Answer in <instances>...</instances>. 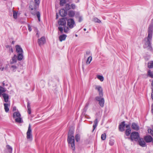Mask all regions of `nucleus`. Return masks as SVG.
<instances>
[{"label": "nucleus", "instance_id": "nucleus-12", "mask_svg": "<svg viewBox=\"0 0 153 153\" xmlns=\"http://www.w3.org/2000/svg\"><path fill=\"white\" fill-rule=\"evenodd\" d=\"M125 126V122L124 121H123L122 122L119 126V131L121 132H123L124 131V128Z\"/></svg>", "mask_w": 153, "mask_h": 153}, {"label": "nucleus", "instance_id": "nucleus-42", "mask_svg": "<svg viewBox=\"0 0 153 153\" xmlns=\"http://www.w3.org/2000/svg\"><path fill=\"white\" fill-rule=\"evenodd\" d=\"M94 21L97 23H100L101 22V21L98 19L97 18L95 17L94 19Z\"/></svg>", "mask_w": 153, "mask_h": 153}, {"label": "nucleus", "instance_id": "nucleus-33", "mask_svg": "<svg viewBox=\"0 0 153 153\" xmlns=\"http://www.w3.org/2000/svg\"><path fill=\"white\" fill-rule=\"evenodd\" d=\"M66 0H60L59 4L60 6H63L66 4Z\"/></svg>", "mask_w": 153, "mask_h": 153}, {"label": "nucleus", "instance_id": "nucleus-56", "mask_svg": "<svg viewBox=\"0 0 153 153\" xmlns=\"http://www.w3.org/2000/svg\"><path fill=\"white\" fill-rule=\"evenodd\" d=\"M5 85V83H4V82H3L2 83V86L4 87Z\"/></svg>", "mask_w": 153, "mask_h": 153}, {"label": "nucleus", "instance_id": "nucleus-49", "mask_svg": "<svg viewBox=\"0 0 153 153\" xmlns=\"http://www.w3.org/2000/svg\"><path fill=\"white\" fill-rule=\"evenodd\" d=\"M27 27L28 30L29 31H31L32 30V29L30 25H28Z\"/></svg>", "mask_w": 153, "mask_h": 153}, {"label": "nucleus", "instance_id": "nucleus-57", "mask_svg": "<svg viewBox=\"0 0 153 153\" xmlns=\"http://www.w3.org/2000/svg\"><path fill=\"white\" fill-rule=\"evenodd\" d=\"M36 35L37 36H38V37H39V34L38 33V32L37 33H36Z\"/></svg>", "mask_w": 153, "mask_h": 153}, {"label": "nucleus", "instance_id": "nucleus-18", "mask_svg": "<svg viewBox=\"0 0 153 153\" xmlns=\"http://www.w3.org/2000/svg\"><path fill=\"white\" fill-rule=\"evenodd\" d=\"M4 99V101L6 102H8L9 100V95L5 93H3L2 95Z\"/></svg>", "mask_w": 153, "mask_h": 153}, {"label": "nucleus", "instance_id": "nucleus-60", "mask_svg": "<svg viewBox=\"0 0 153 153\" xmlns=\"http://www.w3.org/2000/svg\"><path fill=\"white\" fill-rule=\"evenodd\" d=\"M58 18V16L57 15V13H56V19H57Z\"/></svg>", "mask_w": 153, "mask_h": 153}, {"label": "nucleus", "instance_id": "nucleus-54", "mask_svg": "<svg viewBox=\"0 0 153 153\" xmlns=\"http://www.w3.org/2000/svg\"><path fill=\"white\" fill-rule=\"evenodd\" d=\"M79 2V0H75V2L76 3H78Z\"/></svg>", "mask_w": 153, "mask_h": 153}, {"label": "nucleus", "instance_id": "nucleus-61", "mask_svg": "<svg viewBox=\"0 0 153 153\" xmlns=\"http://www.w3.org/2000/svg\"><path fill=\"white\" fill-rule=\"evenodd\" d=\"M12 43L13 44H14V41H12Z\"/></svg>", "mask_w": 153, "mask_h": 153}, {"label": "nucleus", "instance_id": "nucleus-24", "mask_svg": "<svg viewBox=\"0 0 153 153\" xmlns=\"http://www.w3.org/2000/svg\"><path fill=\"white\" fill-rule=\"evenodd\" d=\"M99 104L100 106L102 108L104 106L105 103V100L104 98H102L101 100L98 101Z\"/></svg>", "mask_w": 153, "mask_h": 153}, {"label": "nucleus", "instance_id": "nucleus-16", "mask_svg": "<svg viewBox=\"0 0 153 153\" xmlns=\"http://www.w3.org/2000/svg\"><path fill=\"white\" fill-rule=\"evenodd\" d=\"M144 139L146 143L152 142L153 140L151 136L149 135L145 136L144 137Z\"/></svg>", "mask_w": 153, "mask_h": 153}, {"label": "nucleus", "instance_id": "nucleus-15", "mask_svg": "<svg viewBox=\"0 0 153 153\" xmlns=\"http://www.w3.org/2000/svg\"><path fill=\"white\" fill-rule=\"evenodd\" d=\"M67 11L64 9H62L59 10V14L61 16L65 17L67 15Z\"/></svg>", "mask_w": 153, "mask_h": 153}, {"label": "nucleus", "instance_id": "nucleus-1", "mask_svg": "<svg viewBox=\"0 0 153 153\" xmlns=\"http://www.w3.org/2000/svg\"><path fill=\"white\" fill-rule=\"evenodd\" d=\"M148 33V36L147 37L145 38V42L143 47L144 48H147L148 50L152 51L153 50L151 45L153 33V27L151 25L149 26Z\"/></svg>", "mask_w": 153, "mask_h": 153}, {"label": "nucleus", "instance_id": "nucleus-48", "mask_svg": "<svg viewBox=\"0 0 153 153\" xmlns=\"http://www.w3.org/2000/svg\"><path fill=\"white\" fill-rule=\"evenodd\" d=\"M75 16L76 18H77L79 17V16H79V13L78 12H77V13H76V14Z\"/></svg>", "mask_w": 153, "mask_h": 153}, {"label": "nucleus", "instance_id": "nucleus-4", "mask_svg": "<svg viewBox=\"0 0 153 153\" xmlns=\"http://www.w3.org/2000/svg\"><path fill=\"white\" fill-rule=\"evenodd\" d=\"M138 138H140L139 133L137 132L134 131L131 133L130 137L129 138V139L130 138L132 141H137L138 140Z\"/></svg>", "mask_w": 153, "mask_h": 153}, {"label": "nucleus", "instance_id": "nucleus-8", "mask_svg": "<svg viewBox=\"0 0 153 153\" xmlns=\"http://www.w3.org/2000/svg\"><path fill=\"white\" fill-rule=\"evenodd\" d=\"M69 28H70L68 26L67 27L66 25L63 27H58V30L60 31V33L61 34L63 33V30L65 33H68L70 30Z\"/></svg>", "mask_w": 153, "mask_h": 153}, {"label": "nucleus", "instance_id": "nucleus-10", "mask_svg": "<svg viewBox=\"0 0 153 153\" xmlns=\"http://www.w3.org/2000/svg\"><path fill=\"white\" fill-rule=\"evenodd\" d=\"M46 42L44 36H42L40 39H38V43L39 46H41L45 44Z\"/></svg>", "mask_w": 153, "mask_h": 153}, {"label": "nucleus", "instance_id": "nucleus-19", "mask_svg": "<svg viewBox=\"0 0 153 153\" xmlns=\"http://www.w3.org/2000/svg\"><path fill=\"white\" fill-rule=\"evenodd\" d=\"M98 122L97 118H96L94 122V124L93 126V129L92 132H93L97 126Z\"/></svg>", "mask_w": 153, "mask_h": 153}, {"label": "nucleus", "instance_id": "nucleus-59", "mask_svg": "<svg viewBox=\"0 0 153 153\" xmlns=\"http://www.w3.org/2000/svg\"><path fill=\"white\" fill-rule=\"evenodd\" d=\"M4 68H0V69L1 70V71H3L4 70Z\"/></svg>", "mask_w": 153, "mask_h": 153}, {"label": "nucleus", "instance_id": "nucleus-23", "mask_svg": "<svg viewBox=\"0 0 153 153\" xmlns=\"http://www.w3.org/2000/svg\"><path fill=\"white\" fill-rule=\"evenodd\" d=\"M4 109L5 111L6 112H8L9 111V106H10V104H9L8 103H5L4 104Z\"/></svg>", "mask_w": 153, "mask_h": 153}, {"label": "nucleus", "instance_id": "nucleus-27", "mask_svg": "<svg viewBox=\"0 0 153 153\" xmlns=\"http://www.w3.org/2000/svg\"><path fill=\"white\" fill-rule=\"evenodd\" d=\"M15 121L16 122L19 123H22L23 122V121L20 117H17V118L15 119Z\"/></svg>", "mask_w": 153, "mask_h": 153}, {"label": "nucleus", "instance_id": "nucleus-28", "mask_svg": "<svg viewBox=\"0 0 153 153\" xmlns=\"http://www.w3.org/2000/svg\"><path fill=\"white\" fill-rule=\"evenodd\" d=\"M131 128H127L125 131V134L127 136H128L131 132Z\"/></svg>", "mask_w": 153, "mask_h": 153}, {"label": "nucleus", "instance_id": "nucleus-13", "mask_svg": "<svg viewBox=\"0 0 153 153\" xmlns=\"http://www.w3.org/2000/svg\"><path fill=\"white\" fill-rule=\"evenodd\" d=\"M138 142L139 145L143 147H145L147 146L145 142L142 138H139Z\"/></svg>", "mask_w": 153, "mask_h": 153}, {"label": "nucleus", "instance_id": "nucleus-53", "mask_svg": "<svg viewBox=\"0 0 153 153\" xmlns=\"http://www.w3.org/2000/svg\"><path fill=\"white\" fill-rule=\"evenodd\" d=\"M90 53V52L89 51H87L86 52V53L87 55H89Z\"/></svg>", "mask_w": 153, "mask_h": 153}, {"label": "nucleus", "instance_id": "nucleus-29", "mask_svg": "<svg viewBox=\"0 0 153 153\" xmlns=\"http://www.w3.org/2000/svg\"><path fill=\"white\" fill-rule=\"evenodd\" d=\"M74 133V131L71 130H70L68 131V137H74L73 136V134Z\"/></svg>", "mask_w": 153, "mask_h": 153}, {"label": "nucleus", "instance_id": "nucleus-63", "mask_svg": "<svg viewBox=\"0 0 153 153\" xmlns=\"http://www.w3.org/2000/svg\"><path fill=\"white\" fill-rule=\"evenodd\" d=\"M83 30H84V31H86V29L85 28H84Z\"/></svg>", "mask_w": 153, "mask_h": 153}, {"label": "nucleus", "instance_id": "nucleus-26", "mask_svg": "<svg viewBox=\"0 0 153 153\" xmlns=\"http://www.w3.org/2000/svg\"><path fill=\"white\" fill-rule=\"evenodd\" d=\"M21 114L19 111H16L14 112L13 114V118L21 117Z\"/></svg>", "mask_w": 153, "mask_h": 153}, {"label": "nucleus", "instance_id": "nucleus-9", "mask_svg": "<svg viewBox=\"0 0 153 153\" xmlns=\"http://www.w3.org/2000/svg\"><path fill=\"white\" fill-rule=\"evenodd\" d=\"M66 18H62L59 19L58 21V24L59 27L61 26H65L66 25Z\"/></svg>", "mask_w": 153, "mask_h": 153}, {"label": "nucleus", "instance_id": "nucleus-36", "mask_svg": "<svg viewBox=\"0 0 153 153\" xmlns=\"http://www.w3.org/2000/svg\"><path fill=\"white\" fill-rule=\"evenodd\" d=\"M80 139V135L78 134H76L75 136V140L76 142L79 141Z\"/></svg>", "mask_w": 153, "mask_h": 153}, {"label": "nucleus", "instance_id": "nucleus-45", "mask_svg": "<svg viewBox=\"0 0 153 153\" xmlns=\"http://www.w3.org/2000/svg\"><path fill=\"white\" fill-rule=\"evenodd\" d=\"M70 5L71 6V8L72 9L74 10L75 9L76 7V6L74 4H71Z\"/></svg>", "mask_w": 153, "mask_h": 153}, {"label": "nucleus", "instance_id": "nucleus-52", "mask_svg": "<svg viewBox=\"0 0 153 153\" xmlns=\"http://www.w3.org/2000/svg\"><path fill=\"white\" fill-rule=\"evenodd\" d=\"M13 111H15L16 110V107L14 106V107H13Z\"/></svg>", "mask_w": 153, "mask_h": 153}, {"label": "nucleus", "instance_id": "nucleus-40", "mask_svg": "<svg viewBox=\"0 0 153 153\" xmlns=\"http://www.w3.org/2000/svg\"><path fill=\"white\" fill-rule=\"evenodd\" d=\"M97 78L98 79L100 80L101 81H103L104 80V77L103 76L101 75H98Z\"/></svg>", "mask_w": 153, "mask_h": 153}, {"label": "nucleus", "instance_id": "nucleus-25", "mask_svg": "<svg viewBox=\"0 0 153 153\" xmlns=\"http://www.w3.org/2000/svg\"><path fill=\"white\" fill-rule=\"evenodd\" d=\"M75 15V11L73 10H70L68 12V15L71 17H72Z\"/></svg>", "mask_w": 153, "mask_h": 153}, {"label": "nucleus", "instance_id": "nucleus-30", "mask_svg": "<svg viewBox=\"0 0 153 153\" xmlns=\"http://www.w3.org/2000/svg\"><path fill=\"white\" fill-rule=\"evenodd\" d=\"M147 74L149 77L153 78V71H151L150 70H149L148 71Z\"/></svg>", "mask_w": 153, "mask_h": 153}, {"label": "nucleus", "instance_id": "nucleus-43", "mask_svg": "<svg viewBox=\"0 0 153 153\" xmlns=\"http://www.w3.org/2000/svg\"><path fill=\"white\" fill-rule=\"evenodd\" d=\"M17 68V67L16 65H12L10 66V68H12L13 71H15L16 70H15Z\"/></svg>", "mask_w": 153, "mask_h": 153}, {"label": "nucleus", "instance_id": "nucleus-17", "mask_svg": "<svg viewBox=\"0 0 153 153\" xmlns=\"http://www.w3.org/2000/svg\"><path fill=\"white\" fill-rule=\"evenodd\" d=\"M131 127L132 129L136 131H138L140 129V127L137 124L135 123H132Z\"/></svg>", "mask_w": 153, "mask_h": 153}, {"label": "nucleus", "instance_id": "nucleus-21", "mask_svg": "<svg viewBox=\"0 0 153 153\" xmlns=\"http://www.w3.org/2000/svg\"><path fill=\"white\" fill-rule=\"evenodd\" d=\"M67 36V35L65 34L61 35L59 37V41L62 42L63 41L65 40Z\"/></svg>", "mask_w": 153, "mask_h": 153}, {"label": "nucleus", "instance_id": "nucleus-5", "mask_svg": "<svg viewBox=\"0 0 153 153\" xmlns=\"http://www.w3.org/2000/svg\"><path fill=\"white\" fill-rule=\"evenodd\" d=\"M67 141L69 145L73 151L75 150V139L74 137H68Z\"/></svg>", "mask_w": 153, "mask_h": 153}, {"label": "nucleus", "instance_id": "nucleus-32", "mask_svg": "<svg viewBox=\"0 0 153 153\" xmlns=\"http://www.w3.org/2000/svg\"><path fill=\"white\" fill-rule=\"evenodd\" d=\"M7 148L10 153H12L13 149L12 147L8 145L6 146Z\"/></svg>", "mask_w": 153, "mask_h": 153}, {"label": "nucleus", "instance_id": "nucleus-58", "mask_svg": "<svg viewBox=\"0 0 153 153\" xmlns=\"http://www.w3.org/2000/svg\"><path fill=\"white\" fill-rule=\"evenodd\" d=\"M151 84H152V85L153 86V88H152V89H153V81H152Z\"/></svg>", "mask_w": 153, "mask_h": 153}, {"label": "nucleus", "instance_id": "nucleus-6", "mask_svg": "<svg viewBox=\"0 0 153 153\" xmlns=\"http://www.w3.org/2000/svg\"><path fill=\"white\" fill-rule=\"evenodd\" d=\"M27 138L30 141H31L33 139L32 135V130L31 126L30 124L29 125L27 131Z\"/></svg>", "mask_w": 153, "mask_h": 153}, {"label": "nucleus", "instance_id": "nucleus-31", "mask_svg": "<svg viewBox=\"0 0 153 153\" xmlns=\"http://www.w3.org/2000/svg\"><path fill=\"white\" fill-rule=\"evenodd\" d=\"M71 9V6L69 4H65V9L66 11H68Z\"/></svg>", "mask_w": 153, "mask_h": 153}, {"label": "nucleus", "instance_id": "nucleus-51", "mask_svg": "<svg viewBox=\"0 0 153 153\" xmlns=\"http://www.w3.org/2000/svg\"><path fill=\"white\" fill-rule=\"evenodd\" d=\"M152 92L151 93V98L153 100V89L152 90Z\"/></svg>", "mask_w": 153, "mask_h": 153}, {"label": "nucleus", "instance_id": "nucleus-41", "mask_svg": "<svg viewBox=\"0 0 153 153\" xmlns=\"http://www.w3.org/2000/svg\"><path fill=\"white\" fill-rule=\"evenodd\" d=\"M106 138V135L105 133L102 134L101 136V139L102 140H104Z\"/></svg>", "mask_w": 153, "mask_h": 153}, {"label": "nucleus", "instance_id": "nucleus-44", "mask_svg": "<svg viewBox=\"0 0 153 153\" xmlns=\"http://www.w3.org/2000/svg\"><path fill=\"white\" fill-rule=\"evenodd\" d=\"M114 143V140L112 139H111L109 140V144L111 146H112Z\"/></svg>", "mask_w": 153, "mask_h": 153}, {"label": "nucleus", "instance_id": "nucleus-11", "mask_svg": "<svg viewBox=\"0 0 153 153\" xmlns=\"http://www.w3.org/2000/svg\"><path fill=\"white\" fill-rule=\"evenodd\" d=\"M16 51L18 53V54H21L23 55V51L21 46L19 45H17L15 46Z\"/></svg>", "mask_w": 153, "mask_h": 153}, {"label": "nucleus", "instance_id": "nucleus-38", "mask_svg": "<svg viewBox=\"0 0 153 153\" xmlns=\"http://www.w3.org/2000/svg\"><path fill=\"white\" fill-rule=\"evenodd\" d=\"M89 103L88 102H87L86 103V105H85L84 108L83 109V110L84 111L86 112L87 110L88 109V107L89 106Z\"/></svg>", "mask_w": 153, "mask_h": 153}, {"label": "nucleus", "instance_id": "nucleus-47", "mask_svg": "<svg viewBox=\"0 0 153 153\" xmlns=\"http://www.w3.org/2000/svg\"><path fill=\"white\" fill-rule=\"evenodd\" d=\"M78 18L79 19L78 22H81L82 20V17L81 16H79V17Z\"/></svg>", "mask_w": 153, "mask_h": 153}, {"label": "nucleus", "instance_id": "nucleus-39", "mask_svg": "<svg viewBox=\"0 0 153 153\" xmlns=\"http://www.w3.org/2000/svg\"><path fill=\"white\" fill-rule=\"evenodd\" d=\"M13 18L15 19H16L17 18V13L13 10Z\"/></svg>", "mask_w": 153, "mask_h": 153}, {"label": "nucleus", "instance_id": "nucleus-46", "mask_svg": "<svg viewBox=\"0 0 153 153\" xmlns=\"http://www.w3.org/2000/svg\"><path fill=\"white\" fill-rule=\"evenodd\" d=\"M35 3L36 4V5H38L39 6L40 3L39 0H34Z\"/></svg>", "mask_w": 153, "mask_h": 153}, {"label": "nucleus", "instance_id": "nucleus-64", "mask_svg": "<svg viewBox=\"0 0 153 153\" xmlns=\"http://www.w3.org/2000/svg\"><path fill=\"white\" fill-rule=\"evenodd\" d=\"M77 36H77V34H76V35H75V36H76V37H77Z\"/></svg>", "mask_w": 153, "mask_h": 153}, {"label": "nucleus", "instance_id": "nucleus-37", "mask_svg": "<svg viewBox=\"0 0 153 153\" xmlns=\"http://www.w3.org/2000/svg\"><path fill=\"white\" fill-rule=\"evenodd\" d=\"M97 96L96 97L95 99L96 100L99 101L101 100L102 98H104L102 97L103 96Z\"/></svg>", "mask_w": 153, "mask_h": 153}, {"label": "nucleus", "instance_id": "nucleus-34", "mask_svg": "<svg viewBox=\"0 0 153 153\" xmlns=\"http://www.w3.org/2000/svg\"><path fill=\"white\" fill-rule=\"evenodd\" d=\"M148 67L149 68H153V61H151L148 64Z\"/></svg>", "mask_w": 153, "mask_h": 153}, {"label": "nucleus", "instance_id": "nucleus-55", "mask_svg": "<svg viewBox=\"0 0 153 153\" xmlns=\"http://www.w3.org/2000/svg\"><path fill=\"white\" fill-rule=\"evenodd\" d=\"M10 51L12 52H13V48H11L10 49Z\"/></svg>", "mask_w": 153, "mask_h": 153}, {"label": "nucleus", "instance_id": "nucleus-7", "mask_svg": "<svg viewBox=\"0 0 153 153\" xmlns=\"http://www.w3.org/2000/svg\"><path fill=\"white\" fill-rule=\"evenodd\" d=\"M67 26L70 29L74 27V26L76 25L75 22L73 19H69L67 20Z\"/></svg>", "mask_w": 153, "mask_h": 153}, {"label": "nucleus", "instance_id": "nucleus-20", "mask_svg": "<svg viewBox=\"0 0 153 153\" xmlns=\"http://www.w3.org/2000/svg\"><path fill=\"white\" fill-rule=\"evenodd\" d=\"M6 89L4 87L0 86V97H1L3 93L6 91Z\"/></svg>", "mask_w": 153, "mask_h": 153}, {"label": "nucleus", "instance_id": "nucleus-50", "mask_svg": "<svg viewBox=\"0 0 153 153\" xmlns=\"http://www.w3.org/2000/svg\"><path fill=\"white\" fill-rule=\"evenodd\" d=\"M125 126L126 128H130V124H126L125 125Z\"/></svg>", "mask_w": 153, "mask_h": 153}, {"label": "nucleus", "instance_id": "nucleus-35", "mask_svg": "<svg viewBox=\"0 0 153 153\" xmlns=\"http://www.w3.org/2000/svg\"><path fill=\"white\" fill-rule=\"evenodd\" d=\"M92 57L91 56H89L88 58L87 59L86 61V63L87 64H89L92 60Z\"/></svg>", "mask_w": 153, "mask_h": 153}, {"label": "nucleus", "instance_id": "nucleus-14", "mask_svg": "<svg viewBox=\"0 0 153 153\" xmlns=\"http://www.w3.org/2000/svg\"><path fill=\"white\" fill-rule=\"evenodd\" d=\"M95 87V89L98 91L99 95L103 96L102 89V87L100 85H96Z\"/></svg>", "mask_w": 153, "mask_h": 153}, {"label": "nucleus", "instance_id": "nucleus-62", "mask_svg": "<svg viewBox=\"0 0 153 153\" xmlns=\"http://www.w3.org/2000/svg\"><path fill=\"white\" fill-rule=\"evenodd\" d=\"M152 109H153V104L152 106Z\"/></svg>", "mask_w": 153, "mask_h": 153}, {"label": "nucleus", "instance_id": "nucleus-22", "mask_svg": "<svg viewBox=\"0 0 153 153\" xmlns=\"http://www.w3.org/2000/svg\"><path fill=\"white\" fill-rule=\"evenodd\" d=\"M27 108L28 110V113L29 114H30L31 113V110L30 107V103L28 100H27Z\"/></svg>", "mask_w": 153, "mask_h": 153}, {"label": "nucleus", "instance_id": "nucleus-2", "mask_svg": "<svg viewBox=\"0 0 153 153\" xmlns=\"http://www.w3.org/2000/svg\"><path fill=\"white\" fill-rule=\"evenodd\" d=\"M36 4L33 1H30L29 6L30 9L32 11L31 12V14L33 16L36 15L37 17L39 22L40 21V13L39 11H37V8L39 7L38 5H36Z\"/></svg>", "mask_w": 153, "mask_h": 153}, {"label": "nucleus", "instance_id": "nucleus-3", "mask_svg": "<svg viewBox=\"0 0 153 153\" xmlns=\"http://www.w3.org/2000/svg\"><path fill=\"white\" fill-rule=\"evenodd\" d=\"M23 55H22L21 54H18L17 55L15 54L12 58V61L10 62V64H13L14 63H16L17 60L21 61L23 59Z\"/></svg>", "mask_w": 153, "mask_h": 153}]
</instances>
